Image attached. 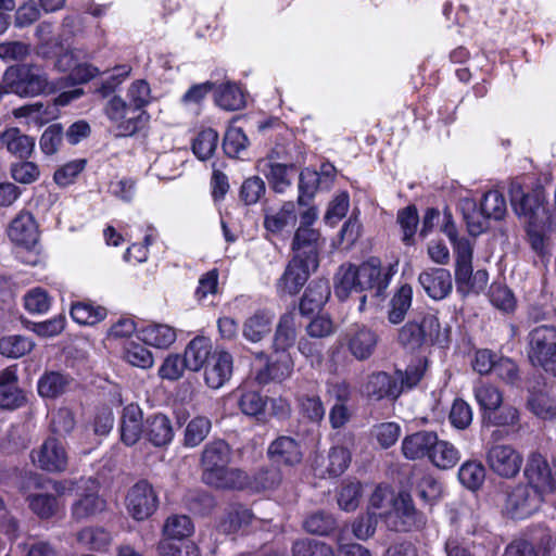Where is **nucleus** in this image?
<instances>
[{
    "instance_id": "nucleus-1",
    "label": "nucleus",
    "mask_w": 556,
    "mask_h": 556,
    "mask_svg": "<svg viewBox=\"0 0 556 556\" xmlns=\"http://www.w3.org/2000/svg\"><path fill=\"white\" fill-rule=\"evenodd\" d=\"M510 203L515 213L523 219L531 249L541 258L551 255V235L554 231L553 216L545 203L542 186L525 192L519 184H511Z\"/></svg>"
},
{
    "instance_id": "nucleus-2",
    "label": "nucleus",
    "mask_w": 556,
    "mask_h": 556,
    "mask_svg": "<svg viewBox=\"0 0 556 556\" xmlns=\"http://www.w3.org/2000/svg\"><path fill=\"white\" fill-rule=\"evenodd\" d=\"M392 275L391 267L382 268L375 257L361 265L343 264L334 278V294L345 301L352 293L371 291L374 296L383 299Z\"/></svg>"
},
{
    "instance_id": "nucleus-3",
    "label": "nucleus",
    "mask_w": 556,
    "mask_h": 556,
    "mask_svg": "<svg viewBox=\"0 0 556 556\" xmlns=\"http://www.w3.org/2000/svg\"><path fill=\"white\" fill-rule=\"evenodd\" d=\"M231 450L224 440H215L204 446L201 455L202 480L218 489L241 490L248 484V475L229 467Z\"/></svg>"
},
{
    "instance_id": "nucleus-4",
    "label": "nucleus",
    "mask_w": 556,
    "mask_h": 556,
    "mask_svg": "<svg viewBox=\"0 0 556 556\" xmlns=\"http://www.w3.org/2000/svg\"><path fill=\"white\" fill-rule=\"evenodd\" d=\"M2 92L20 97H36L54 93L62 87L61 81H50L43 68L34 63H24L7 68L3 75Z\"/></svg>"
},
{
    "instance_id": "nucleus-5",
    "label": "nucleus",
    "mask_w": 556,
    "mask_h": 556,
    "mask_svg": "<svg viewBox=\"0 0 556 556\" xmlns=\"http://www.w3.org/2000/svg\"><path fill=\"white\" fill-rule=\"evenodd\" d=\"M527 354L530 363L556 376V326L541 325L527 337Z\"/></svg>"
},
{
    "instance_id": "nucleus-6",
    "label": "nucleus",
    "mask_w": 556,
    "mask_h": 556,
    "mask_svg": "<svg viewBox=\"0 0 556 556\" xmlns=\"http://www.w3.org/2000/svg\"><path fill=\"white\" fill-rule=\"evenodd\" d=\"M47 481L38 473H29L24 477L21 491L26 496L28 508L40 519H51L60 510L61 505L53 494L41 493L46 490Z\"/></svg>"
},
{
    "instance_id": "nucleus-7",
    "label": "nucleus",
    "mask_w": 556,
    "mask_h": 556,
    "mask_svg": "<svg viewBox=\"0 0 556 556\" xmlns=\"http://www.w3.org/2000/svg\"><path fill=\"white\" fill-rule=\"evenodd\" d=\"M105 114L110 122L115 126L116 136L129 137L134 136L146 127L149 121L147 112H135L128 106L126 100L118 96H114L105 105Z\"/></svg>"
},
{
    "instance_id": "nucleus-8",
    "label": "nucleus",
    "mask_w": 556,
    "mask_h": 556,
    "mask_svg": "<svg viewBox=\"0 0 556 556\" xmlns=\"http://www.w3.org/2000/svg\"><path fill=\"white\" fill-rule=\"evenodd\" d=\"M523 475L527 484L544 496L556 492V462L549 463L541 453L532 452L528 455Z\"/></svg>"
},
{
    "instance_id": "nucleus-9",
    "label": "nucleus",
    "mask_w": 556,
    "mask_h": 556,
    "mask_svg": "<svg viewBox=\"0 0 556 556\" xmlns=\"http://www.w3.org/2000/svg\"><path fill=\"white\" fill-rule=\"evenodd\" d=\"M545 496L529 484H518L507 492L504 510L511 518L523 519L536 513Z\"/></svg>"
},
{
    "instance_id": "nucleus-10",
    "label": "nucleus",
    "mask_w": 556,
    "mask_h": 556,
    "mask_svg": "<svg viewBox=\"0 0 556 556\" xmlns=\"http://www.w3.org/2000/svg\"><path fill=\"white\" fill-rule=\"evenodd\" d=\"M485 460L493 473L513 479L519 473L523 457L510 444H491L486 450Z\"/></svg>"
},
{
    "instance_id": "nucleus-11",
    "label": "nucleus",
    "mask_w": 556,
    "mask_h": 556,
    "mask_svg": "<svg viewBox=\"0 0 556 556\" xmlns=\"http://www.w3.org/2000/svg\"><path fill=\"white\" fill-rule=\"evenodd\" d=\"M157 506V493L147 480L137 482L128 491L126 507L134 519L138 521L148 519L155 513Z\"/></svg>"
},
{
    "instance_id": "nucleus-12",
    "label": "nucleus",
    "mask_w": 556,
    "mask_h": 556,
    "mask_svg": "<svg viewBox=\"0 0 556 556\" xmlns=\"http://www.w3.org/2000/svg\"><path fill=\"white\" fill-rule=\"evenodd\" d=\"M379 340L378 333L365 325L351 328L344 336L348 351L359 362L367 361L375 354Z\"/></svg>"
},
{
    "instance_id": "nucleus-13",
    "label": "nucleus",
    "mask_w": 556,
    "mask_h": 556,
    "mask_svg": "<svg viewBox=\"0 0 556 556\" xmlns=\"http://www.w3.org/2000/svg\"><path fill=\"white\" fill-rule=\"evenodd\" d=\"M390 518H394L392 522L396 531H409L426 525V517L416 509L412 496L405 492L394 497L393 514Z\"/></svg>"
},
{
    "instance_id": "nucleus-14",
    "label": "nucleus",
    "mask_w": 556,
    "mask_h": 556,
    "mask_svg": "<svg viewBox=\"0 0 556 556\" xmlns=\"http://www.w3.org/2000/svg\"><path fill=\"white\" fill-rule=\"evenodd\" d=\"M31 458L40 469L60 472L67 467V453L56 438H48L38 450L31 452Z\"/></svg>"
},
{
    "instance_id": "nucleus-15",
    "label": "nucleus",
    "mask_w": 556,
    "mask_h": 556,
    "mask_svg": "<svg viewBox=\"0 0 556 556\" xmlns=\"http://www.w3.org/2000/svg\"><path fill=\"white\" fill-rule=\"evenodd\" d=\"M323 245L320 233L311 227H299L292 240V258L303 261L306 266L318 267V254Z\"/></svg>"
},
{
    "instance_id": "nucleus-16",
    "label": "nucleus",
    "mask_w": 556,
    "mask_h": 556,
    "mask_svg": "<svg viewBox=\"0 0 556 556\" xmlns=\"http://www.w3.org/2000/svg\"><path fill=\"white\" fill-rule=\"evenodd\" d=\"M402 392V384L386 371L371 372L363 386V393L370 401L396 400Z\"/></svg>"
},
{
    "instance_id": "nucleus-17",
    "label": "nucleus",
    "mask_w": 556,
    "mask_h": 556,
    "mask_svg": "<svg viewBox=\"0 0 556 556\" xmlns=\"http://www.w3.org/2000/svg\"><path fill=\"white\" fill-rule=\"evenodd\" d=\"M316 269L317 266H306L305 262L292 258L277 281V292L280 295H295L306 283L311 273Z\"/></svg>"
},
{
    "instance_id": "nucleus-18",
    "label": "nucleus",
    "mask_w": 556,
    "mask_h": 556,
    "mask_svg": "<svg viewBox=\"0 0 556 556\" xmlns=\"http://www.w3.org/2000/svg\"><path fill=\"white\" fill-rule=\"evenodd\" d=\"M267 456L276 465L293 467L301 463L303 453L295 438L280 435L269 444Z\"/></svg>"
},
{
    "instance_id": "nucleus-19",
    "label": "nucleus",
    "mask_w": 556,
    "mask_h": 556,
    "mask_svg": "<svg viewBox=\"0 0 556 556\" xmlns=\"http://www.w3.org/2000/svg\"><path fill=\"white\" fill-rule=\"evenodd\" d=\"M233 359L226 351H214L204 368V379L211 389H219L232 375Z\"/></svg>"
},
{
    "instance_id": "nucleus-20",
    "label": "nucleus",
    "mask_w": 556,
    "mask_h": 556,
    "mask_svg": "<svg viewBox=\"0 0 556 556\" xmlns=\"http://www.w3.org/2000/svg\"><path fill=\"white\" fill-rule=\"evenodd\" d=\"M418 281L433 300L445 299L453 289L452 276L445 268H428L419 274Z\"/></svg>"
},
{
    "instance_id": "nucleus-21",
    "label": "nucleus",
    "mask_w": 556,
    "mask_h": 556,
    "mask_svg": "<svg viewBox=\"0 0 556 556\" xmlns=\"http://www.w3.org/2000/svg\"><path fill=\"white\" fill-rule=\"evenodd\" d=\"M143 414L139 405L129 404L123 408L119 433L122 442L127 446L135 445L144 432Z\"/></svg>"
},
{
    "instance_id": "nucleus-22",
    "label": "nucleus",
    "mask_w": 556,
    "mask_h": 556,
    "mask_svg": "<svg viewBox=\"0 0 556 556\" xmlns=\"http://www.w3.org/2000/svg\"><path fill=\"white\" fill-rule=\"evenodd\" d=\"M9 237L17 245L34 248L39 240V231L30 213H20L10 224Z\"/></svg>"
},
{
    "instance_id": "nucleus-23",
    "label": "nucleus",
    "mask_w": 556,
    "mask_h": 556,
    "mask_svg": "<svg viewBox=\"0 0 556 556\" xmlns=\"http://www.w3.org/2000/svg\"><path fill=\"white\" fill-rule=\"evenodd\" d=\"M35 138L17 127H9L0 132V147L21 160H28L35 150Z\"/></svg>"
},
{
    "instance_id": "nucleus-24",
    "label": "nucleus",
    "mask_w": 556,
    "mask_h": 556,
    "mask_svg": "<svg viewBox=\"0 0 556 556\" xmlns=\"http://www.w3.org/2000/svg\"><path fill=\"white\" fill-rule=\"evenodd\" d=\"M435 442L437 433L433 431L424 430L406 435L402 441L403 456L409 460L429 458Z\"/></svg>"
},
{
    "instance_id": "nucleus-25",
    "label": "nucleus",
    "mask_w": 556,
    "mask_h": 556,
    "mask_svg": "<svg viewBox=\"0 0 556 556\" xmlns=\"http://www.w3.org/2000/svg\"><path fill=\"white\" fill-rule=\"evenodd\" d=\"M331 291L328 281L318 279L312 281L306 288L299 305L302 315H309L320 309L330 298Z\"/></svg>"
},
{
    "instance_id": "nucleus-26",
    "label": "nucleus",
    "mask_w": 556,
    "mask_h": 556,
    "mask_svg": "<svg viewBox=\"0 0 556 556\" xmlns=\"http://www.w3.org/2000/svg\"><path fill=\"white\" fill-rule=\"evenodd\" d=\"M296 340L295 314L287 312L282 314L276 326L271 348L275 353L288 354Z\"/></svg>"
},
{
    "instance_id": "nucleus-27",
    "label": "nucleus",
    "mask_w": 556,
    "mask_h": 556,
    "mask_svg": "<svg viewBox=\"0 0 556 556\" xmlns=\"http://www.w3.org/2000/svg\"><path fill=\"white\" fill-rule=\"evenodd\" d=\"M254 521L262 522L263 519L257 518L248 507L236 504L227 509L219 528L224 533L231 534L247 529Z\"/></svg>"
},
{
    "instance_id": "nucleus-28",
    "label": "nucleus",
    "mask_w": 556,
    "mask_h": 556,
    "mask_svg": "<svg viewBox=\"0 0 556 556\" xmlns=\"http://www.w3.org/2000/svg\"><path fill=\"white\" fill-rule=\"evenodd\" d=\"M144 433L155 446H164L174 438V430L169 418L163 414H155L147 418Z\"/></svg>"
},
{
    "instance_id": "nucleus-29",
    "label": "nucleus",
    "mask_w": 556,
    "mask_h": 556,
    "mask_svg": "<svg viewBox=\"0 0 556 556\" xmlns=\"http://www.w3.org/2000/svg\"><path fill=\"white\" fill-rule=\"evenodd\" d=\"M273 318L268 311H256L243 323V337L252 343L262 341L271 331Z\"/></svg>"
},
{
    "instance_id": "nucleus-30",
    "label": "nucleus",
    "mask_w": 556,
    "mask_h": 556,
    "mask_svg": "<svg viewBox=\"0 0 556 556\" xmlns=\"http://www.w3.org/2000/svg\"><path fill=\"white\" fill-rule=\"evenodd\" d=\"M455 252V280L458 290L464 291L469 283L472 269L473 249L470 241H463L457 244Z\"/></svg>"
},
{
    "instance_id": "nucleus-31",
    "label": "nucleus",
    "mask_w": 556,
    "mask_h": 556,
    "mask_svg": "<svg viewBox=\"0 0 556 556\" xmlns=\"http://www.w3.org/2000/svg\"><path fill=\"white\" fill-rule=\"evenodd\" d=\"M257 169L263 173L274 191L283 192L291 186V179L288 176L289 170L295 168L294 164H271L270 161H257Z\"/></svg>"
},
{
    "instance_id": "nucleus-32",
    "label": "nucleus",
    "mask_w": 556,
    "mask_h": 556,
    "mask_svg": "<svg viewBox=\"0 0 556 556\" xmlns=\"http://www.w3.org/2000/svg\"><path fill=\"white\" fill-rule=\"evenodd\" d=\"M293 371V361L289 354H281L273 363L260 369L256 374V381L261 384H267L271 381L281 382L291 376Z\"/></svg>"
},
{
    "instance_id": "nucleus-33",
    "label": "nucleus",
    "mask_w": 556,
    "mask_h": 556,
    "mask_svg": "<svg viewBox=\"0 0 556 556\" xmlns=\"http://www.w3.org/2000/svg\"><path fill=\"white\" fill-rule=\"evenodd\" d=\"M212 354L211 341L205 337H197L187 345L184 357L188 369L198 371L207 364Z\"/></svg>"
},
{
    "instance_id": "nucleus-34",
    "label": "nucleus",
    "mask_w": 556,
    "mask_h": 556,
    "mask_svg": "<svg viewBox=\"0 0 556 556\" xmlns=\"http://www.w3.org/2000/svg\"><path fill=\"white\" fill-rule=\"evenodd\" d=\"M429 460L439 469L447 470L457 465L460 460L459 451L448 441L439 440L433 444Z\"/></svg>"
},
{
    "instance_id": "nucleus-35",
    "label": "nucleus",
    "mask_w": 556,
    "mask_h": 556,
    "mask_svg": "<svg viewBox=\"0 0 556 556\" xmlns=\"http://www.w3.org/2000/svg\"><path fill=\"white\" fill-rule=\"evenodd\" d=\"M420 327V336H422L424 345L427 344H439L444 346L448 343L447 328L442 329L439 318L433 314H427L417 321Z\"/></svg>"
},
{
    "instance_id": "nucleus-36",
    "label": "nucleus",
    "mask_w": 556,
    "mask_h": 556,
    "mask_svg": "<svg viewBox=\"0 0 556 556\" xmlns=\"http://www.w3.org/2000/svg\"><path fill=\"white\" fill-rule=\"evenodd\" d=\"M71 316L79 325H96L106 317V308L91 301H78L72 304Z\"/></svg>"
},
{
    "instance_id": "nucleus-37",
    "label": "nucleus",
    "mask_w": 556,
    "mask_h": 556,
    "mask_svg": "<svg viewBox=\"0 0 556 556\" xmlns=\"http://www.w3.org/2000/svg\"><path fill=\"white\" fill-rule=\"evenodd\" d=\"M215 101L226 111H238L245 106V97L242 90L231 83L219 85L215 90Z\"/></svg>"
},
{
    "instance_id": "nucleus-38",
    "label": "nucleus",
    "mask_w": 556,
    "mask_h": 556,
    "mask_svg": "<svg viewBox=\"0 0 556 556\" xmlns=\"http://www.w3.org/2000/svg\"><path fill=\"white\" fill-rule=\"evenodd\" d=\"M413 288L405 283L401 286L390 302L388 319L391 324L397 325L402 323L412 305Z\"/></svg>"
},
{
    "instance_id": "nucleus-39",
    "label": "nucleus",
    "mask_w": 556,
    "mask_h": 556,
    "mask_svg": "<svg viewBox=\"0 0 556 556\" xmlns=\"http://www.w3.org/2000/svg\"><path fill=\"white\" fill-rule=\"evenodd\" d=\"M35 342L22 334H9L0 338V354L8 358H20L30 353Z\"/></svg>"
},
{
    "instance_id": "nucleus-40",
    "label": "nucleus",
    "mask_w": 556,
    "mask_h": 556,
    "mask_svg": "<svg viewBox=\"0 0 556 556\" xmlns=\"http://www.w3.org/2000/svg\"><path fill=\"white\" fill-rule=\"evenodd\" d=\"M527 407L542 419H552L556 416V401L548 390L530 391Z\"/></svg>"
},
{
    "instance_id": "nucleus-41",
    "label": "nucleus",
    "mask_w": 556,
    "mask_h": 556,
    "mask_svg": "<svg viewBox=\"0 0 556 556\" xmlns=\"http://www.w3.org/2000/svg\"><path fill=\"white\" fill-rule=\"evenodd\" d=\"M141 339L144 343L157 349H166L176 340L175 329L167 325H149L141 330Z\"/></svg>"
},
{
    "instance_id": "nucleus-42",
    "label": "nucleus",
    "mask_w": 556,
    "mask_h": 556,
    "mask_svg": "<svg viewBox=\"0 0 556 556\" xmlns=\"http://www.w3.org/2000/svg\"><path fill=\"white\" fill-rule=\"evenodd\" d=\"M319 189H325L320 175L317 170L304 168L299 176V205H307Z\"/></svg>"
},
{
    "instance_id": "nucleus-43",
    "label": "nucleus",
    "mask_w": 556,
    "mask_h": 556,
    "mask_svg": "<svg viewBox=\"0 0 556 556\" xmlns=\"http://www.w3.org/2000/svg\"><path fill=\"white\" fill-rule=\"evenodd\" d=\"M71 378L58 371L43 375L38 382V392L43 397L54 399L63 394L70 387Z\"/></svg>"
},
{
    "instance_id": "nucleus-44",
    "label": "nucleus",
    "mask_w": 556,
    "mask_h": 556,
    "mask_svg": "<svg viewBox=\"0 0 556 556\" xmlns=\"http://www.w3.org/2000/svg\"><path fill=\"white\" fill-rule=\"evenodd\" d=\"M194 527L186 515H172L167 517L163 526V535L168 540H184L193 533Z\"/></svg>"
},
{
    "instance_id": "nucleus-45",
    "label": "nucleus",
    "mask_w": 556,
    "mask_h": 556,
    "mask_svg": "<svg viewBox=\"0 0 556 556\" xmlns=\"http://www.w3.org/2000/svg\"><path fill=\"white\" fill-rule=\"evenodd\" d=\"M480 211L488 219H503L507 212L504 195L497 190H490L485 192L480 203Z\"/></svg>"
},
{
    "instance_id": "nucleus-46",
    "label": "nucleus",
    "mask_w": 556,
    "mask_h": 556,
    "mask_svg": "<svg viewBox=\"0 0 556 556\" xmlns=\"http://www.w3.org/2000/svg\"><path fill=\"white\" fill-rule=\"evenodd\" d=\"M104 506L102 498L94 493H89L73 504L72 517L76 521H81L101 513Z\"/></svg>"
},
{
    "instance_id": "nucleus-47",
    "label": "nucleus",
    "mask_w": 556,
    "mask_h": 556,
    "mask_svg": "<svg viewBox=\"0 0 556 556\" xmlns=\"http://www.w3.org/2000/svg\"><path fill=\"white\" fill-rule=\"evenodd\" d=\"M282 481V473L276 466L260 468L252 480L248 478V484L255 491H266L276 489Z\"/></svg>"
},
{
    "instance_id": "nucleus-48",
    "label": "nucleus",
    "mask_w": 556,
    "mask_h": 556,
    "mask_svg": "<svg viewBox=\"0 0 556 556\" xmlns=\"http://www.w3.org/2000/svg\"><path fill=\"white\" fill-rule=\"evenodd\" d=\"M77 542L84 546L94 549H105L111 543V534L103 528H84L76 534Z\"/></svg>"
},
{
    "instance_id": "nucleus-49",
    "label": "nucleus",
    "mask_w": 556,
    "mask_h": 556,
    "mask_svg": "<svg viewBox=\"0 0 556 556\" xmlns=\"http://www.w3.org/2000/svg\"><path fill=\"white\" fill-rule=\"evenodd\" d=\"M212 428L211 420L203 416L191 419L185 430L184 443L186 446L194 447L205 440Z\"/></svg>"
},
{
    "instance_id": "nucleus-50",
    "label": "nucleus",
    "mask_w": 556,
    "mask_h": 556,
    "mask_svg": "<svg viewBox=\"0 0 556 556\" xmlns=\"http://www.w3.org/2000/svg\"><path fill=\"white\" fill-rule=\"evenodd\" d=\"M300 413L312 422H320L325 417V407L318 395L299 394L296 396Z\"/></svg>"
},
{
    "instance_id": "nucleus-51",
    "label": "nucleus",
    "mask_w": 556,
    "mask_h": 556,
    "mask_svg": "<svg viewBox=\"0 0 556 556\" xmlns=\"http://www.w3.org/2000/svg\"><path fill=\"white\" fill-rule=\"evenodd\" d=\"M483 419L488 425L496 427H514L519 424V410L511 405L500 406L483 414Z\"/></svg>"
},
{
    "instance_id": "nucleus-52",
    "label": "nucleus",
    "mask_w": 556,
    "mask_h": 556,
    "mask_svg": "<svg viewBox=\"0 0 556 556\" xmlns=\"http://www.w3.org/2000/svg\"><path fill=\"white\" fill-rule=\"evenodd\" d=\"M218 143V134L212 128L199 132L192 143L193 153L198 159L205 161L215 152Z\"/></svg>"
},
{
    "instance_id": "nucleus-53",
    "label": "nucleus",
    "mask_w": 556,
    "mask_h": 556,
    "mask_svg": "<svg viewBox=\"0 0 556 556\" xmlns=\"http://www.w3.org/2000/svg\"><path fill=\"white\" fill-rule=\"evenodd\" d=\"M485 478L484 467L478 462H466L458 470V479L469 490L479 489Z\"/></svg>"
},
{
    "instance_id": "nucleus-54",
    "label": "nucleus",
    "mask_w": 556,
    "mask_h": 556,
    "mask_svg": "<svg viewBox=\"0 0 556 556\" xmlns=\"http://www.w3.org/2000/svg\"><path fill=\"white\" fill-rule=\"evenodd\" d=\"M396 220L403 231V242L408 245L412 244L419 223V216L416 206L408 205L400 210Z\"/></svg>"
},
{
    "instance_id": "nucleus-55",
    "label": "nucleus",
    "mask_w": 556,
    "mask_h": 556,
    "mask_svg": "<svg viewBox=\"0 0 556 556\" xmlns=\"http://www.w3.org/2000/svg\"><path fill=\"white\" fill-rule=\"evenodd\" d=\"M127 98L129 100L127 102L128 106L134 109L135 112H146L144 108L151 101V89L149 84L143 79L134 81L127 90Z\"/></svg>"
},
{
    "instance_id": "nucleus-56",
    "label": "nucleus",
    "mask_w": 556,
    "mask_h": 556,
    "mask_svg": "<svg viewBox=\"0 0 556 556\" xmlns=\"http://www.w3.org/2000/svg\"><path fill=\"white\" fill-rule=\"evenodd\" d=\"M475 397L484 413L497 409L503 403L502 392L492 384H480L475 388Z\"/></svg>"
},
{
    "instance_id": "nucleus-57",
    "label": "nucleus",
    "mask_w": 556,
    "mask_h": 556,
    "mask_svg": "<svg viewBox=\"0 0 556 556\" xmlns=\"http://www.w3.org/2000/svg\"><path fill=\"white\" fill-rule=\"evenodd\" d=\"M10 174L14 181L30 185L39 179L40 168L35 162L22 160L11 164Z\"/></svg>"
},
{
    "instance_id": "nucleus-58",
    "label": "nucleus",
    "mask_w": 556,
    "mask_h": 556,
    "mask_svg": "<svg viewBox=\"0 0 556 556\" xmlns=\"http://www.w3.org/2000/svg\"><path fill=\"white\" fill-rule=\"evenodd\" d=\"M334 518L326 511H316L309 515L303 522L304 529L317 535H327L336 528Z\"/></svg>"
},
{
    "instance_id": "nucleus-59",
    "label": "nucleus",
    "mask_w": 556,
    "mask_h": 556,
    "mask_svg": "<svg viewBox=\"0 0 556 556\" xmlns=\"http://www.w3.org/2000/svg\"><path fill=\"white\" fill-rule=\"evenodd\" d=\"M416 493L428 505H433L442 495V484L431 475H424L416 484Z\"/></svg>"
},
{
    "instance_id": "nucleus-60",
    "label": "nucleus",
    "mask_w": 556,
    "mask_h": 556,
    "mask_svg": "<svg viewBox=\"0 0 556 556\" xmlns=\"http://www.w3.org/2000/svg\"><path fill=\"white\" fill-rule=\"evenodd\" d=\"M362 485L359 482H344L338 493V504L345 511L355 510L362 498Z\"/></svg>"
},
{
    "instance_id": "nucleus-61",
    "label": "nucleus",
    "mask_w": 556,
    "mask_h": 556,
    "mask_svg": "<svg viewBox=\"0 0 556 556\" xmlns=\"http://www.w3.org/2000/svg\"><path fill=\"white\" fill-rule=\"evenodd\" d=\"M249 144V139L239 127H229L224 136L223 149L230 157H236L238 154L245 150Z\"/></svg>"
},
{
    "instance_id": "nucleus-62",
    "label": "nucleus",
    "mask_w": 556,
    "mask_h": 556,
    "mask_svg": "<svg viewBox=\"0 0 556 556\" xmlns=\"http://www.w3.org/2000/svg\"><path fill=\"white\" fill-rule=\"evenodd\" d=\"M63 137L64 131L61 124L55 123L48 126L42 132L39 140L41 151L46 155L55 154L62 144Z\"/></svg>"
},
{
    "instance_id": "nucleus-63",
    "label": "nucleus",
    "mask_w": 556,
    "mask_h": 556,
    "mask_svg": "<svg viewBox=\"0 0 556 556\" xmlns=\"http://www.w3.org/2000/svg\"><path fill=\"white\" fill-rule=\"evenodd\" d=\"M266 192L264 180L258 176L247 178L240 188V199L245 205L257 203Z\"/></svg>"
},
{
    "instance_id": "nucleus-64",
    "label": "nucleus",
    "mask_w": 556,
    "mask_h": 556,
    "mask_svg": "<svg viewBox=\"0 0 556 556\" xmlns=\"http://www.w3.org/2000/svg\"><path fill=\"white\" fill-rule=\"evenodd\" d=\"M294 556H334L332 548L316 540H300L292 546Z\"/></svg>"
}]
</instances>
